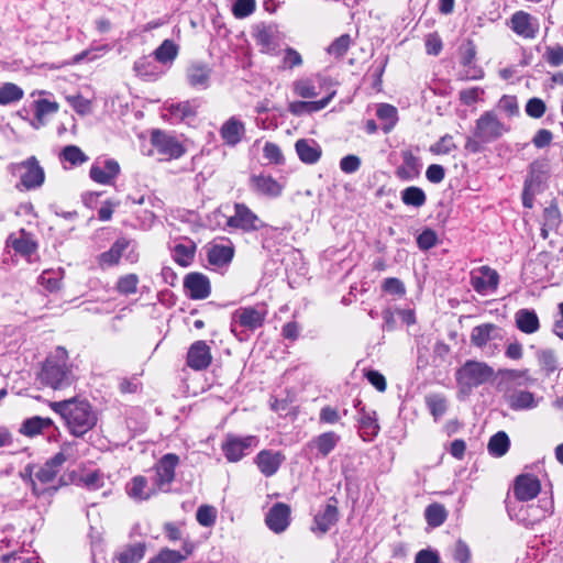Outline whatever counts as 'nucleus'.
<instances>
[{"label": "nucleus", "mask_w": 563, "mask_h": 563, "mask_svg": "<svg viewBox=\"0 0 563 563\" xmlns=\"http://www.w3.org/2000/svg\"><path fill=\"white\" fill-rule=\"evenodd\" d=\"M62 163H68L70 167H77L88 162L89 157L76 145L65 146L59 154Z\"/></svg>", "instance_id": "nucleus-43"}, {"label": "nucleus", "mask_w": 563, "mask_h": 563, "mask_svg": "<svg viewBox=\"0 0 563 563\" xmlns=\"http://www.w3.org/2000/svg\"><path fill=\"white\" fill-rule=\"evenodd\" d=\"M24 96L22 88L12 82L0 86V104L7 106L20 101Z\"/></svg>", "instance_id": "nucleus-52"}, {"label": "nucleus", "mask_w": 563, "mask_h": 563, "mask_svg": "<svg viewBox=\"0 0 563 563\" xmlns=\"http://www.w3.org/2000/svg\"><path fill=\"white\" fill-rule=\"evenodd\" d=\"M543 59L552 67L563 65V45L555 44L545 46Z\"/></svg>", "instance_id": "nucleus-56"}, {"label": "nucleus", "mask_w": 563, "mask_h": 563, "mask_svg": "<svg viewBox=\"0 0 563 563\" xmlns=\"http://www.w3.org/2000/svg\"><path fill=\"white\" fill-rule=\"evenodd\" d=\"M184 287L191 299L201 300L209 297L211 286L209 278L201 273H190L184 279Z\"/></svg>", "instance_id": "nucleus-19"}, {"label": "nucleus", "mask_w": 563, "mask_h": 563, "mask_svg": "<svg viewBox=\"0 0 563 563\" xmlns=\"http://www.w3.org/2000/svg\"><path fill=\"white\" fill-rule=\"evenodd\" d=\"M358 424L363 432L368 438H374L379 432V424L377 421V413L374 410H366L364 407L358 410Z\"/></svg>", "instance_id": "nucleus-39"}, {"label": "nucleus", "mask_w": 563, "mask_h": 563, "mask_svg": "<svg viewBox=\"0 0 563 563\" xmlns=\"http://www.w3.org/2000/svg\"><path fill=\"white\" fill-rule=\"evenodd\" d=\"M508 406L516 411L530 410L538 406L539 400L528 390H515L506 396Z\"/></svg>", "instance_id": "nucleus-31"}, {"label": "nucleus", "mask_w": 563, "mask_h": 563, "mask_svg": "<svg viewBox=\"0 0 563 563\" xmlns=\"http://www.w3.org/2000/svg\"><path fill=\"white\" fill-rule=\"evenodd\" d=\"M13 176L20 178L18 188L32 190L41 187L45 180L44 169L41 167L35 156H31L23 162L13 163L9 166Z\"/></svg>", "instance_id": "nucleus-5"}, {"label": "nucleus", "mask_w": 563, "mask_h": 563, "mask_svg": "<svg viewBox=\"0 0 563 563\" xmlns=\"http://www.w3.org/2000/svg\"><path fill=\"white\" fill-rule=\"evenodd\" d=\"M318 87L320 90L325 89L327 96L317 101H292L288 104V111L294 115H302L313 113L324 109L336 95L334 84L331 78L318 75Z\"/></svg>", "instance_id": "nucleus-6"}, {"label": "nucleus", "mask_w": 563, "mask_h": 563, "mask_svg": "<svg viewBox=\"0 0 563 563\" xmlns=\"http://www.w3.org/2000/svg\"><path fill=\"white\" fill-rule=\"evenodd\" d=\"M267 316L264 305L247 306L236 309L231 316V331L242 340L244 331L254 332L262 328Z\"/></svg>", "instance_id": "nucleus-4"}, {"label": "nucleus", "mask_w": 563, "mask_h": 563, "mask_svg": "<svg viewBox=\"0 0 563 563\" xmlns=\"http://www.w3.org/2000/svg\"><path fill=\"white\" fill-rule=\"evenodd\" d=\"M424 402L433 419L437 421L448 410V399L441 394H429L424 397Z\"/></svg>", "instance_id": "nucleus-44"}, {"label": "nucleus", "mask_w": 563, "mask_h": 563, "mask_svg": "<svg viewBox=\"0 0 563 563\" xmlns=\"http://www.w3.org/2000/svg\"><path fill=\"white\" fill-rule=\"evenodd\" d=\"M179 47L172 40H165L154 51L155 59L162 64L172 63L178 55Z\"/></svg>", "instance_id": "nucleus-49"}, {"label": "nucleus", "mask_w": 563, "mask_h": 563, "mask_svg": "<svg viewBox=\"0 0 563 563\" xmlns=\"http://www.w3.org/2000/svg\"><path fill=\"white\" fill-rule=\"evenodd\" d=\"M258 443L260 440L255 435L239 437L228 433L221 444V450L229 462L236 463L256 449Z\"/></svg>", "instance_id": "nucleus-7"}, {"label": "nucleus", "mask_w": 563, "mask_h": 563, "mask_svg": "<svg viewBox=\"0 0 563 563\" xmlns=\"http://www.w3.org/2000/svg\"><path fill=\"white\" fill-rule=\"evenodd\" d=\"M517 328L527 334L536 333L540 328L539 318L534 310L520 309L515 314Z\"/></svg>", "instance_id": "nucleus-35"}, {"label": "nucleus", "mask_w": 563, "mask_h": 563, "mask_svg": "<svg viewBox=\"0 0 563 563\" xmlns=\"http://www.w3.org/2000/svg\"><path fill=\"white\" fill-rule=\"evenodd\" d=\"M284 461V454L273 450H262L255 457L258 470L266 477L275 475Z\"/></svg>", "instance_id": "nucleus-22"}, {"label": "nucleus", "mask_w": 563, "mask_h": 563, "mask_svg": "<svg viewBox=\"0 0 563 563\" xmlns=\"http://www.w3.org/2000/svg\"><path fill=\"white\" fill-rule=\"evenodd\" d=\"M547 110V106L544 101L540 98H531L526 103V113L533 118V119H540L544 115Z\"/></svg>", "instance_id": "nucleus-63"}, {"label": "nucleus", "mask_w": 563, "mask_h": 563, "mask_svg": "<svg viewBox=\"0 0 563 563\" xmlns=\"http://www.w3.org/2000/svg\"><path fill=\"white\" fill-rule=\"evenodd\" d=\"M470 283L479 295H488L498 288L499 274L489 266H481L471 272Z\"/></svg>", "instance_id": "nucleus-12"}, {"label": "nucleus", "mask_w": 563, "mask_h": 563, "mask_svg": "<svg viewBox=\"0 0 563 563\" xmlns=\"http://www.w3.org/2000/svg\"><path fill=\"white\" fill-rule=\"evenodd\" d=\"M179 464V456L175 453L163 455L155 465V485L163 490L175 479V470Z\"/></svg>", "instance_id": "nucleus-15"}, {"label": "nucleus", "mask_w": 563, "mask_h": 563, "mask_svg": "<svg viewBox=\"0 0 563 563\" xmlns=\"http://www.w3.org/2000/svg\"><path fill=\"white\" fill-rule=\"evenodd\" d=\"M549 176V165L545 161H534L529 166V173L525 186L537 191L542 190V185Z\"/></svg>", "instance_id": "nucleus-28"}, {"label": "nucleus", "mask_w": 563, "mask_h": 563, "mask_svg": "<svg viewBox=\"0 0 563 563\" xmlns=\"http://www.w3.org/2000/svg\"><path fill=\"white\" fill-rule=\"evenodd\" d=\"M509 446V437L505 431H499L489 439L487 450L490 455L501 457L508 452Z\"/></svg>", "instance_id": "nucleus-42"}, {"label": "nucleus", "mask_w": 563, "mask_h": 563, "mask_svg": "<svg viewBox=\"0 0 563 563\" xmlns=\"http://www.w3.org/2000/svg\"><path fill=\"white\" fill-rule=\"evenodd\" d=\"M541 490V483L537 476L521 474L517 476L514 486V495L520 501H528L536 498Z\"/></svg>", "instance_id": "nucleus-16"}, {"label": "nucleus", "mask_w": 563, "mask_h": 563, "mask_svg": "<svg viewBox=\"0 0 563 563\" xmlns=\"http://www.w3.org/2000/svg\"><path fill=\"white\" fill-rule=\"evenodd\" d=\"M400 197L404 205L415 208H420L424 206L427 201L426 192L420 187L417 186H410L405 188L401 191Z\"/></svg>", "instance_id": "nucleus-47"}, {"label": "nucleus", "mask_w": 563, "mask_h": 563, "mask_svg": "<svg viewBox=\"0 0 563 563\" xmlns=\"http://www.w3.org/2000/svg\"><path fill=\"white\" fill-rule=\"evenodd\" d=\"M537 357L541 369L547 375H550L558 369V358L553 350H541L537 353Z\"/></svg>", "instance_id": "nucleus-53"}, {"label": "nucleus", "mask_w": 563, "mask_h": 563, "mask_svg": "<svg viewBox=\"0 0 563 563\" xmlns=\"http://www.w3.org/2000/svg\"><path fill=\"white\" fill-rule=\"evenodd\" d=\"M212 362L210 346L206 341L194 342L187 353V365L195 371L206 369Z\"/></svg>", "instance_id": "nucleus-17"}, {"label": "nucleus", "mask_w": 563, "mask_h": 563, "mask_svg": "<svg viewBox=\"0 0 563 563\" xmlns=\"http://www.w3.org/2000/svg\"><path fill=\"white\" fill-rule=\"evenodd\" d=\"M151 143L158 154L165 159L179 158L185 153L184 146L178 140L161 130H155L151 135Z\"/></svg>", "instance_id": "nucleus-13"}, {"label": "nucleus", "mask_w": 563, "mask_h": 563, "mask_svg": "<svg viewBox=\"0 0 563 563\" xmlns=\"http://www.w3.org/2000/svg\"><path fill=\"white\" fill-rule=\"evenodd\" d=\"M255 41L261 51L267 54H275L278 47V37L276 31L272 27H262L255 34Z\"/></svg>", "instance_id": "nucleus-37"}, {"label": "nucleus", "mask_w": 563, "mask_h": 563, "mask_svg": "<svg viewBox=\"0 0 563 563\" xmlns=\"http://www.w3.org/2000/svg\"><path fill=\"white\" fill-rule=\"evenodd\" d=\"M227 225L243 232H254L263 229L265 223L244 203L234 205V214L229 217Z\"/></svg>", "instance_id": "nucleus-9"}, {"label": "nucleus", "mask_w": 563, "mask_h": 563, "mask_svg": "<svg viewBox=\"0 0 563 563\" xmlns=\"http://www.w3.org/2000/svg\"><path fill=\"white\" fill-rule=\"evenodd\" d=\"M506 131L505 124L500 122L496 114L485 112L476 120L474 134L482 142L490 143L499 139Z\"/></svg>", "instance_id": "nucleus-10"}, {"label": "nucleus", "mask_w": 563, "mask_h": 563, "mask_svg": "<svg viewBox=\"0 0 563 563\" xmlns=\"http://www.w3.org/2000/svg\"><path fill=\"white\" fill-rule=\"evenodd\" d=\"M73 457V445L70 443L64 444L58 453H56L47 463L59 472L60 466Z\"/></svg>", "instance_id": "nucleus-62"}, {"label": "nucleus", "mask_w": 563, "mask_h": 563, "mask_svg": "<svg viewBox=\"0 0 563 563\" xmlns=\"http://www.w3.org/2000/svg\"><path fill=\"white\" fill-rule=\"evenodd\" d=\"M196 243L190 239L176 240L170 247L172 257L181 267L191 265L196 254Z\"/></svg>", "instance_id": "nucleus-23"}, {"label": "nucleus", "mask_w": 563, "mask_h": 563, "mask_svg": "<svg viewBox=\"0 0 563 563\" xmlns=\"http://www.w3.org/2000/svg\"><path fill=\"white\" fill-rule=\"evenodd\" d=\"M219 133L227 146L234 147L245 136L246 128L241 119L233 115L222 123Z\"/></svg>", "instance_id": "nucleus-18"}, {"label": "nucleus", "mask_w": 563, "mask_h": 563, "mask_svg": "<svg viewBox=\"0 0 563 563\" xmlns=\"http://www.w3.org/2000/svg\"><path fill=\"white\" fill-rule=\"evenodd\" d=\"M38 283L48 291H55L60 287V277L57 272L44 271L38 277Z\"/></svg>", "instance_id": "nucleus-59"}, {"label": "nucleus", "mask_w": 563, "mask_h": 563, "mask_svg": "<svg viewBox=\"0 0 563 563\" xmlns=\"http://www.w3.org/2000/svg\"><path fill=\"white\" fill-rule=\"evenodd\" d=\"M338 519V508L333 505H327L323 511L314 517L312 531H318L321 534H324L336 523Z\"/></svg>", "instance_id": "nucleus-34"}, {"label": "nucleus", "mask_w": 563, "mask_h": 563, "mask_svg": "<svg viewBox=\"0 0 563 563\" xmlns=\"http://www.w3.org/2000/svg\"><path fill=\"white\" fill-rule=\"evenodd\" d=\"M51 408L60 416L68 431L75 437H82L97 423L96 412L85 399L54 401L51 402Z\"/></svg>", "instance_id": "nucleus-1"}, {"label": "nucleus", "mask_w": 563, "mask_h": 563, "mask_svg": "<svg viewBox=\"0 0 563 563\" xmlns=\"http://www.w3.org/2000/svg\"><path fill=\"white\" fill-rule=\"evenodd\" d=\"M499 338V328L493 323H484L473 328L471 343L476 347H484L489 341Z\"/></svg>", "instance_id": "nucleus-30"}, {"label": "nucleus", "mask_w": 563, "mask_h": 563, "mask_svg": "<svg viewBox=\"0 0 563 563\" xmlns=\"http://www.w3.org/2000/svg\"><path fill=\"white\" fill-rule=\"evenodd\" d=\"M57 473L58 472L47 462L41 466L31 477L33 493L35 495H41L44 493V489L37 486L36 481L41 484H48L54 481Z\"/></svg>", "instance_id": "nucleus-41"}, {"label": "nucleus", "mask_w": 563, "mask_h": 563, "mask_svg": "<svg viewBox=\"0 0 563 563\" xmlns=\"http://www.w3.org/2000/svg\"><path fill=\"white\" fill-rule=\"evenodd\" d=\"M78 484L89 490H96L103 486V473L99 468L85 467L78 476Z\"/></svg>", "instance_id": "nucleus-40"}, {"label": "nucleus", "mask_w": 563, "mask_h": 563, "mask_svg": "<svg viewBox=\"0 0 563 563\" xmlns=\"http://www.w3.org/2000/svg\"><path fill=\"white\" fill-rule=\"evenodd\" d=\"M217 510L213 506L202 505L196 512V519L200 526L209 528L214 525Z\"/></svg>", "instance_id": "nucleus-57"}, {"label": "nucleus", "mask_w": 563, "mask_h": 563, "mask_svg": "<svg viewBox=\"0 0 563 563\" xmlns=\"http://www.w3.org/2000/svg\"><path fill=\"white\" fill-rule=\"evenodd\" d=\"M159 489L156 485H150L145 476H134L126 485L128 495L139 501L147 500L154 496Z\"/></svg>", "instance_id": "nucleus-25"}, {"label": "nucleus", "mask_w": 563, "mask_h": 563, "mask_svg": "<svg viewBox=\"0 0 563 563\" xmlns=\"http://www.w3.org/2000/svg\"><path fill=\"white\" fill-rule=\"evenodd\" d=\"M103 510L104 508L101 504H91L87 509L89 537L91 539V553L93 560H96L97 556L103 552L101 544L104 533Z\"/></svg>", "instance_id": "nucleus-8"}, {"label": "nucleus", "mask_w": 563, "mask_h": 563, "mask_svg": "<svg viewBox=\"0 0 563 563\" xmlns=\"http://www.w3.org/2000/svg\"><path fill=\"white\" fill-rule=\"evenodd\" d=\"M424 517L429 526L439 527L446 520L448 511L443 505L433 503L426 508Z\"/></svg>", "instance_id": "nucleus-51"}, {"label": "nucleus", "mask_w": 563, "mask_h": 563, "mask_svg": "<svg viewBox=\"0 0 563 563\" xmlns=\"http://www.w3.org/2000/svg\"><path fill=\"white\" fill-rule=\"evenodd\" d=\"M130 246H132V249L125 257L131 263L135 262L137 260V254L134 253V245H132V241L125 238H120L108 251V264H117L123 255V252Z\"/></svg>", "instance_id": "nucleus-36"}, {"label": "nucleus", "mask_w": 563, "mask_h": 563, "mask_svg": "<svg viewBox=\"0 0 563 563\" xmlns=\"http://www.w3.org/2000/svg\"><path fill=\"white\" fill-rule=\"evenodd\" d=\"M58 104L56 102L48 101L46 99H40L35 102V119L32 125L35 129L41 128L45 124V117L57 112Z\"/></svg>", "instance_id": "nucleus-45"}, {"label": "nucleus", "mask_w": 563, "mask_h": 563, "mask_svg": "<svg viewBox=\"0 0 563 563\" xmlns=\"http://www.w3.org/2000/svg\"><path fill=\"white\" fill-rule=\"evenodd\" d=\"M186 560V556L183 555L179 551L163 549L159 553L151 559L148 563H181Z\"/></svg>", "instance_id": "nucleus-58"}, {"label": "nucleus", "mask_w": 563, "mask_h": 563, "mask_svg": "<svg viewBox=\"0 0 563 563\" xmlns=\"http://www.w3.org/2000/svg\"><path fill=\"white\" fill-rule=\"evenodd\" d=\"M139 277L136 274L121 276L115 283L114 290L120 295L129 296L137 290Z\"/></svg>", "instance_id": "nucleus-54"}, {"label": "nucleus", "mask_w": 563, "mask_h": 563, "mask_svg": "<svg viewBox=\"0 0 563 563\" xmlns=\"http://www.w3.org/2000/svg\"><path fill=\"white\" fill-rule=\"evenodd\" d=\"M41 384L52 389L69 387L75 379L71 365L68 362V353L58 346L44 362L38 374Z\"/></svg>", "instance_id": "nucleus-2"}, {"label": "nucleus", "mask_w": 563, "mask_h": 563, "mask_svg": "<svg viewBox=\"0 0 563 563\" xmlns=\"http://www.w3.org/2000/svg\"><path fill=\"white\" fill-rule=\"evenodd\" d=\"M7 244L29 262L32 261L31 257L37 249V243L33 235L27 233L25 230H20L18 233L10 234Z\"/></svg>", "instance_id": "nucleus-20"}, {"label": "nucleus", "mask_w": 563, "mask_h": 563, "mask_svg": "<svg viewBox=\"0 0 563 563\" xmlns=\"http://www.w3.org/2000/svg\"><path fill=\"white\" fill-rule=\"evenodd\" d=\"M251 186L257 194L267 197H278L283 191V186L269 175L252 176Z\"/></svg>", "instance_id": "nucleus-29"}, {"label": "nucleus", "mask_w": 563, "mask_h": 563, "mask_svg": "<svg viewBox=\"0 0 563 563\" xmlns=\"http://www.w3.org/2000/svg\"><path fill=\"white\" fill-rule=\"evenodd\" d=\"M264 158L273 164H282L284 162V155L280 147L272 142H266L263 147Z\"/></svg>", "instance_id": "nucleus-64"}, {"label": "nucleus", "mask_w": 563, "mask_h": 563, "mask_svg": "<svg viewBox=\"0 0 563 563\" xmlns=\"http://www.w3.org/2000/svg\"><path fill=\"white\" fill-rule=\"evenodd\" d=\"M303 63L302 57L298 51L292 47H287L284 51V56L282 59V68L283 69H292L295 67L301 66Z\"/></svg>", "instance_id": "nucleus-60"}, {"label": "nucleus", "mask_w": 563, "mask_h": 563, "mask_svg": "<svg viewBox=\"0 0 563 563\" xmlns=\"http://www.w3.org/2000/svg\"><path fill=\"white\" fill-rule=\"evenodd\" d=\"M211 68L202 63H194L186 70V79L192 88L207 89L210 85Z\"/></svg>", "instance_id": "nucleus-26"}, {"label": "nucleus", "mask_w": 563, "mask_h": 563, "mask_svg": "<svg viewBox=\"0 0 563 563\" xmlns=\"http://www.w3.org/2000/svg\"><path fill=\"white\" fill-rule=\"evenodd\" d=\"M290 519V507L284 503L275 504L266 515L265 522L275 533L287 529Z\"/></svg>", "instance_id": "nucleus-21"}, {"label": "nucleus", "mask_w": 563, "mask_h": 563, "mask_svg": "<svg viewBox=\"0 0 563 563\" xmlns=\"http://www.w3.org/2000/svg\"><path fill=\"white\" fill-rule=\"evenodd\" d=\"M199 103L196 99L170 103L167 111L176 121L194 119L197 115Z\"/></svg>", "instance_id": "nucleus-33"}, {"label": "nucleus", "mask_w": 563, "mask_h": 563, "mask_svg": "<svg viewBox=\"0 0 563 563\" xmlns=\"http://www.w3.org/2000/svg\"><path fill=\"white\" fill-rule=\"evenodd\" d=\"M292 91L302 99H312L319 95L318 87L311 78H300L292 82Z\"/></svg>", "instance_id": "nucleus-48"}, {"label": "nucleus", "mask_w": 563, "mask_h": 563, "mask_svg": "<svg viewBox=\"0 0 563 563\" xmlns=\"http://www.w3.org/2000/svg\"><path fill=\"white\" fill-rule=\"evenodd\" d=\"M352 40L349 34H343L335 38L327 48V53L335 58H340L346 54L351 46Z\"/></svg>", "instance_id": "nucleus-55"}, {"label": "nucleus", "mask_w": 563, "mask_h": 563, "mask_svg": "<svg viewBox=\"0 0 563 563\" xmlns=\"http://www.w3.org/2000/svg\"><path fill=\"white\" fill-rule=\"evenodd\" d=\"M377 117L385 121L386 123L383 125V131L385 133H389L397 123V109L388 103H382L378 106L376 111Z\"/></svg>", "instance_id": "nucleus-50"}, {"label": "nucleus", "mask_w": 563, "mask_h": 563, "mask_svg": "<svg viewBox=\"0 0 563 563\" xmlns=\"http://www.w3.org/2000/svg\"><path fill=\"white\" fill-rule=\"evenodd\" d=\"M206 253L211 266L222 268L232 262L234 245L230 240H213L206 245Z\"/></svg>", "instance_id": "nucleus-11"}, {"label": "nucleus", "mask_w": 563, "mask_h": 563, "mask_svg": "<svg viewBox=\"0 0 563 563\" xmlns=\"http://www.w3.org/2000/svg\"><path fill=\"white\" fill-rule=\"evenodd\" d=\"M508 25L514 33L526 40H533L540 29L538 19L526 11H516L511 15Z\"/></svg>", "instance_id": "nucleus-14"}, {"label": "nucleus", "mask_w": 563, "mask_h": 563, "mask_svg": "<svg viewBox=\"0 0 563 563\" xmlns=\"http://www.w3.org/2000/svg\"><path fill=\"white\" fill-rule=\"evenodd\" d=\"M340 439V435L333 431L324 432L309 441L307 448L310 451H316L321 457H325L335 449Z\"/></svg>", "instance_id": "nucleus-27"}, {"label": "nucleus", "mask_w": 563, "mask_h": 563, "mask_svg": "<svg viewBox=\"0 0 563 563\" xmlns=\"http://www.w3.org/2000/svg\"><path fill=\"white\" fill-rule=\"evenodd\" d=\"M296 152L301 162L314 164L321 156V147L313 140L300 139L295 144Z\"/></svg>", "instance_id": "nucleus-32"}, {"label": "nucleus", "mask_w": 563, "mask_h": 563, "mask_svg": "<svg viewBox=\"0 0 563 563\" xmlns=\"http://www.w3.org/2000/svg\"><path fill=\"white\" fill-rule=\"evenodd\" d=\"M53 421L49 418H42L38 416L26 419L22 427L21 432L29 437L40 434L45 429L49 428Z\"/></svg>", "instance_id": "nucleus-46"}, {"label": "nucleus", "mask_w": 563, "mask_h": 563, "mask_svg": "<svg viewBox=\"0 0 563 563\" xmlns=\"http://www.w3.org/2000/svg\"><path fill=\"white\" fill-rule=\"evenodd\" d=\"M255 8V0H236L233 4L232 12L235 18L244 19L251 15Z\"/></svg>", "instance_id": "nucleus-61"}, {"label": "nucleus", "mask_w": 563, "mask_h": 563, "mask_svg": "<svg viewBox=\"0 0 563 563\" xmlns=\"http://www.w3.org/2000/svg\"><path fill=\"white\" fill-rule=\"evenodd\" d=\"M401 157L402 163L396 168L395 175L404 181L416 179L420 175L421 168L419 158L409 150L402 151Z\"/></svg>", "instance_id": "nucleus-24"}, {"label": "nucleus", "mask_w": 563, "mask_h": 563, "mask_svg": "<svg viewBox=\"0 0 563 563\" xmlns=\"http://www.w3.org/2000/svg\"><path fill=\"white\" fill-rule=\"evenodd\" d=\"M144 543H134L125 547L113 556V563H140L145 554Z\"/></svg>", "instance_id": "nucleus-38"}, {"label": "nucleus", "mask_w": 563, "mask_h": 563, "mask_svg": "<svg viewBox=\"0 0 563 563\" xmlns=\"http://www.w3.org/2000/svg\"><path fill=\"white\" fill-rule=\"evenodd\" d=\"M494 369L485 362L468 360L455 373V380L461 393L470 394L474 388L489 382Z\"/></svg>", "instance_id": "nucleus-3"}]
</instances>
